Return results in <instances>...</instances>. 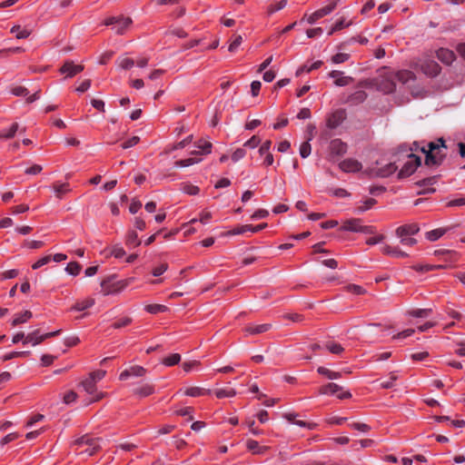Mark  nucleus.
Wrapping results in <instances>:
<instances>
[{"instance_id":"nucleus-59","label":"nucleus","mask_w":465,"mask_h":465,"mask_svg":"<svg viewBox=\"0 0 465 465\" xmlns=\"http://www.w3.org/2000/svg\"><path fill=\"white\" fill-rule=\"evenodd\" d=\"M51 260H52V256L51 255H45V256L40 258L39 260H37L32 265V269L33 270H37V269L41 268L42 266L49 263Z\"/></svg>"},{"instance_id":"nucleus-16","label":"nucleus","mask_w":465,"mask_h":465,"mask_svg":"<svg viewBox=\"0 0 465 465\" xmlns=\"http://www.w3.org/2000/svg\"><path fill=\"white\" fill-rule=\"evenodd\" d=\"M329 150L332 156H341L347 152V143L341 139H333L330 142Z\"/></svg>"},{"instance_id":"nucleus-52","label":"nucleus","mask_w":465,"mask_h":465,"mask_svg":"<svg viewBox=\"0 0 465 465\" xmlns=\"http://www.w3.org/2000/svg\"><path fill=\"white\" fill-rule=\"evenodd\" d=\"M286 5H287V0H281V1L277 2L275 5H269L267 12L269 15H272L273 13L283 9Z\"/></svg>"},{"instance_id":"nucleus-43","label":"nucleus","mask_w":465,"mask_h":465,"mask_svg":"<svg viewBox=\"0 0 465 465\" xmlns=\"http://www.w3.org/2000/svg\"><path fill=\"white\" fill-rule=\"evenodd\" d=\"M377 201L374 198H367L366 200L361 202V204L357 207L358 213H364L370 209H371Z\"/></svg>"},{"instance_id":"nucleus-27","label":"nucleus","mask_w":465,"mask_h":465,"mask_svg":"<svg viewBox=\"0 0 465 465\" xmlns=\"http://www.w3.org/2000/svg\"><path fill=\"white\" fill-rule=\"evenodd\" d=\"M246 447L253 454H262L269 449L267 446H261L259 442L254 440H248L246 441Z\"/></svg>"},{"instance_id":"nucleus-42","label":"nucleus","mask_w":465,"mask_h":465,"mask_svg":"<svg viewBox=\"0 0 465 465\" xmlns=\"http://www.w3.org/2000/svg\"><path fill=\"white\" fill-rule=\"evenodd\" d=\"M432 312V309H415L408 312V315L415 318H427Z\"/></svg>"},{"instance_id":"nucleus-45","label":"nucleus","mask_w":465,"mask_h":465,"mask_svg":"<svg viewBox=\"0 0 465 465\" xmlns=\"http://www.w3.org/2000/svg\"><path fill=\"white\" fill-rule=\"evenodd\" d=\"M181 190L183 193L189 195H196L200 192V188L189 183H183L181 184Z\"/></svg>"},{"instance_id":"nucleus-1","label":"nucleus","mask_w":465,"mask_h":465,"mask_svg":"<svg viewBox=\"0 0 465 465\" xmlns=\"http://www.w3.org/2000/svg\"><path fill=\"white\" fill-rule=\"evenodd\" d=\"M442 149H447L443 138H439L437 141L430 142L427 145L422 146L418 142H414L411 147V151H420L425 154V164L428 166L441 164L446 156V153H442Z\"/></svg>"},{"instance_id":"nucleus-39","label":"nucleus","mask_w":465,"mask_h":465,"mask_svg":"<svg viewBox=\"0 0 465 465\" xmlns=\"http://www.w3.org/2000/svg\"><path fill=\"white\" fill-rule=\"evenodd\" d=\"M317 371L319 374L321 375H323L325 377H327L329 380H337V379H340L341 377V372H338V371H331L325 367H319L317 369Z\"/></svg>"},{"instance_id":"nucleus-5","label":"nucleus","mask_w":465,"mask_h":465,"mask_svg":"<svg viewBox=\"0 0 465 465\" xmlns=\"http://www.w3.org/2000/svg\"><path fill=\"white\" fill-rule=\"evenodd\" d=\"M133 21L130 17L112 16L104 21L105 25H112V29L117 35H124L132 25Z\"/></svg>"},{"instance_id":"nucleus-12","label":"nucleus","mask_w":465,"mask_h":465,"mask_svg":"<svg viewBox=\"0 0 465 465\" xmlns=\"http://www.w3.org/2000/svg\"><path fill=\"white\" fill-rule=\"evenodd\" d=\"M339 168L344 173H358L361 170L362 164L356 159L347 158L339 163Z\"/></svg>"},{"instance_id":"nucleus-6","label":"nucleus","mask_w":465,"mask_h":465,"mask_svg":"<svg viewBox=\"0 0 465 465\" xmlns=\"http://www.w3.org/2000/svg\"><path fill=\"white\" fill-rule=\"evenodd\" d=\"M341 230L367 234H372L375 232V228L373 226L362 225L361 220L357 218L345 221L341 226Z\"/></svg>"},{"instance_id":"nucleus-35","label":"nucleus","mask_w":465,"mask_h":465,"mask_svg":"<svg viewBox=\"0 0 465 465\" xmlns=\"http://www.w3.org/2000/svg\"><path fill=\"white\" fill-rule=\"evenodd\" d=\"M53 190L58 199H62L64 194L70 192L69 183H54Z\"/></svg>"},{"instance_id":"nucleus-54","label":"nucleus","mask_w":465,"mask_h":465,"mask_svg":"<svg viewBox=\"0 0 465 465\" xmlns=\"http://www.w3.org/2000/svg\"><path fill=\"white\" fill-rule=\"evenodd\" d=\"M325 347L331 353L333 354H340L344 350L341 344L336 342H327Z\"/></svg>"},{"instance_id":"nucleus-38","label":"nucleus","mask_w":465,"mask_h":465,"mask_svg":"<svg viewBox=\"0 0 465 465\" xmlns=\"http://www.w3.org/2000/svg\"><path fill=\"white\" fill-rule=\"evenodd\" d=\"M446 231L447 230L443 228L434 229L427 232L425 236L426 239L429 240L430 242H435L440 237H442L445 234Z\"/></svg>"},{"instance_id":"nucleus-33","label":"nucleus","mask_w":465,"mask_h":465,"mask_svg":"<svg viewBox=\"0 0 465 465\" xmlns=\"http://www.w3.org/2000/svg\"><path fill=\"white\" fill-rule=\"evenodd\" d=\"M212 217H213V214L211 212H209L207 210H203L200 213L199 219H196V218L192 219L188 223L184 224L183 227H187L189 224L194 223L196 222H200L203 224H207L210 222V220L212 219Z\"/></svg>"},{"instance_id":"nucleus-14","label":"nucleus","mask_w":465,"mask_h":465,"mask_svg":"<svg viewBox=\"0 0 465 465\" xmlns=\"http://www.w3.org/2000/svg\"><path fill=\"white\" fill-rule=\"evenodd\" d=\"M345 119V113L343 110H337L330 114L326 119V125L330 129H335L341 124Z\"/></svg>"},{"instance_id":"nucleus-41","label":"nucleus","mask_w":465,"mask_h":465,"mask_svg":"<svg viewBox=\"0 0 465 465\" xmlns=\"http://www.w3.org/2000/svg\"><path fill=\"white\" fill-rule=\"evenodd\" d=\"M116 63H117L118 66L124 70L131 69L135 64L134 59L127 57V56L119 57L117 59Z\"/></svg>"},{"instance_id":"nucleus-21","label":"nucleus","mask_w":465,"mask_h":465,"mask_svg":"<svg viewBox=\"0 0 465 465\" xmlns=\"http://www.w3.org/2000/svg\"><path fill=\"white\" fill-rule=\"evenodd\" d=\"M394 78L403 84H407L416 80V75L410 70H400L393 74Z\"/></svg>"},{"instance_id":"nucleus-58","label":"nucleus","mask_w":465,"mask_h":465,"mask_svg":"<svg viewBox=\"0 0 465 465\" xmlns=\"http://www.w3.org/2000/svg\"><path fill=\"white\" fill-rule=\"evenodd\" d=\"M349 58H350L349 54L338 53L331 57V62L333 64H342V63L348 61Z\"/></svg>"},{"instance_id":"nucleus-62","label":"nucleus","mask_w":465,"mask_h":465,"mask_svg":"<svg viewBox=\"0 0 465 465\" xmlns=\"http://www.w3.org/2000/svg\"><path fill=\"white\" fill-rule=\"evenodd\" d=\"M259 401H262V404L266 407H272L279 400L278 399H267L266 395L260 393L257 395Z\"/></svg>"},{"instance_id":"nucleus-61","label":"nucleus","mask_w":465,"mask_h":465,"mask_svg":"<svg viewBox=\"0 0 465 465\" xmlns=\"http://www.w3.org/2000/svg\"><path fill=\"white\" fill-rule=\"evenodd\" d=\"M352 25V21L346 22L345 18L341 17L336 21L334 24V30L341 31L344 28H347Z\"/></svg>"},{"instance_id":"nucleus-49","label":"nucleus","mask_w":465,"mask_h":465,"mask_svg":"<svg viewBox=\"0 0 465 465\" xmlns=\"http://www.w3.org/2000/svg\"><path fill=\"white\" fill-rule=\"evenodd\" d=\"M30 354V351H11V352H8V353H5L3 357H2V361H10L12 359H15V358H18V357H26Z\"/></svg>"},{"instance_id":"nucleus-64","label":"nucleus","mask_w":465,"mask_h":465,"mask_svg":"<svg viewBox=\"0 0 465 465\" xmlns=\"http://www.w3.org/2000/svg\"><path fill=\"white\" fill-rule=\"evenodd\" d=\"M242 43V35H237L229 45L228 50L231 53H233L237 50V48L241 45Z\"/></svg>"},{"instance_id":"nucleus-47","label":"nucleus","mask_w":465,"mask_h":465,"mask_svg":"<svg viewBox=\"0 0 465 465\" xmlns=\"http://www.w3.org/2000/svg\"><path fill=\"white\" fill-rule=\"evenodd\" d=\"M442 267H443L442 265L416 264V265H412L411 269L416 272H425L440 269Z\"/></svg>"},{"instance_id":"nucleus-51","label":"nucleus","mask_w":465,"mask_h":465,"mask_svg":"<svg viewBox=\"0 0 465 465\" xmlns=\"http://www.w3.org/2000/svg\"><path fill=\"white\" fill-rule=\"evenodd\" d=\"M201 160H202L201 158L196 159L194 157H190L187 159L176 161L174 164L177 167H187V166H190V165H193L194 163L201 162Z\"/></svg>"},{"instance_id":"nucleus-36","label":"nucleus","mask_w":465,"mask_h":465,"mask_svg":"<svg viewBox=\"0 0 465 465\" xmlns=\"http://www.w3.org/2000/svg\"><path fill=\"white\" fill-rule=\"evenodd\" d=\"M367 98V94L363 90H358L355 91L353 94H351L349 98L348 102L351 104H361L365 101Z\"/></svg>"},{"instance_id":"nucleus-9","label":"nucleus","mask_w":465,"mask_h":465,"mask_svg":"<svg viewBox=\"0 0 465 465\" xmlns=\"http://www.w3.org/2000/svg\"><path fill=\"white\" fill-rule=\"evenodd\" d=\"M342 388L337 383H328L326 385L322 386L319 389V393L323 395H337V397L341 400L350 399L351 398V393L350 391H341Z\"/></svg>"},{"instance_id":"nucleus-29","label":"nucleus","mask_w":465,"mask_h":465,"mask_svg":"<svg viewBox=\"0 0 465 465\" xmlns=\"http://www.w3.org/2000/svg\"><path fill=\"white\" fill-rule=\"evenodd\" d=\"M19 130V124L17 123H13L8 128H5L0 130V138L3 139H11Z\"/></svg>"},{"instance_id":"nucleus-40","label":"nucleus","mask_w":465,"mask_h":465,"mask_svg":"<svg viewBox=\"0 0 465 465\" xmlns=\"http://www.w3.org/2000/svg\"><path fill=\"white\" fill-rule=\"evenodd\" d=\"M322 64V61L321 60H318L314 63H312L311 65H307V64H303L302 66H301L300 68H298V70L296 71V75L299 76L301 75L303 72H306V73H310L312 72V70H316L318 68H320Z\"/></svg>"},{"instance_id":"nucleus-22","label":"nucleus","mask_w":465,"mask_h":465,"mask_svg":"<svg viewBox=\"0 0 465 465\" xmlns=\"http://www.w3.org/2000/svg\"><path fill=\"white\" fill-rule=\"evenodd\" d=\"M438 59L446 64H450L455 60L456 55L453 51L448 48H440L437 51Z\"/></svg>"},{"instance_id":"nucleus-20","label":"nucleus","mask_w":465,"mask_h":465,"mask_svg":"<svg viewBox=\"0 0 465 465\" xmlns=\"http://www.w3.org/2000/svg\"><path fill=\"white\" fill-rule=\"evenodd\" d=\"M195 146H196V148L199 149V151H193L191 153L192 155H198V154L207 155V154L211 153L213 144L210 141H207L205 139H199L195 143Z\"/></svg>"},{"instance_id":"nucleus-15","label":"nucleus","mask_w":465,"mask_h":465,"mask_svg":"<svg viewBox=\"0 0 465 465\" xmlns=\"http://www.w3.org/2000/svg\"><path fill=\"white\" fill-rule=\"evenodd\" d=\"M394 80L395 78L393 74L383 76L378 84L379 89L384 94L393 93L396 89V84Z\"/></svg>"},{"instance_id":"nucleus-28","label":"nucleus","mask_w":465,"mask_h":465,"mask_svg":"<svg viewBox=\"0 0 465 465\" xmlns=\"http://www.w3.org/2000/svg\"><path fill=\"white\" fill-rule=\"evenodd\" d=\"M211 393L210 390H206L201 387H189L184 390V394L190 397H200L204 395H209Z\"/></svg>"},{"instance_id":"nucleus-25","label":"nucleus","mask_w":465,"mask_h":465,"mask_svg":"<svg viewBox=\"0 0 465 465\" xmlns=\"http://www.w3.org/2000/svg\"><path fill=\"white\" fill-rule=\"evenodd\" d=\"M43 342V337L40 333L39 330H35L34 331L28 333L24 340V344H32L33 346H36Z\"/></svg>"},{"instance_id":"nucleus-60","label":"nucleus","mask_w":465,"mask_h":465,"mask_svg":"<svg viewBox=\"0 0 465 465\" xmlns=\"http://www.w3.org/2000/svg\"><path fill=\"white\" fill-rule=\"evenodd\" d=\"M349 426L351 429L357 430L361 432H368L371 430V427L368 424L362 422H352L350 423Z\"/></svg>"},{"instance_id":"nucleus-50","label":"nucleus","mask_w":465,"mask_h":465,"mask_svg":"<svg viewBox=\"0 0 465 465\" xmlns=\"http://www.w3.org/2000/svg\"><path fill=\"white\" fill-rule=\"evenodd\" d=\"M82 266L76 262H71L65 267V271L68 274L76 276L80 273Z\"/></svg>"},{"instance_id":"nucleus-55","label":"nucleus","mask_w":465,"mask_h":465,"mask_svg":"<svg viewBox=\"0 0 465 465\" xmlns=\"http://www.w3.org/2000/svg\"><path fill=\"white\" fill-rule=\"evenodd\" d=\"M345 289L348 292H351V293H353L356 295H361L366 292L365 289L362 286L357 285V284H349L345 287Z\"/></svg>"},{"instance_id":"nucleus-48","label":"nucleus","mask_w":465,"mask_h":465,"mask_svg":"<svg viewBox=\"0 0 465 465\" xmlns=\"http://www.w3.org/2000/svg\"><path fill=\"white\" fill-rule=\"evenodd\" d=\"M181 361V355L179 353H173V354H170L169 356L165 357L163 360V363L165 365V366H174L176 364H178Z\"/></svg>"},{"instance_id":"nucleus-10","label":"nucleus","mask_w":465,"mask_h":465,"mask_svg":"<svg viewBox=\"0 0 465 465\" xmlns=\"http://www.w3.org/2000/svg\"><path fill=\"white\" fill-rule=\"evenodd\" d=\"M420 70L430 77H435L440 73V66L433 60H424L419 64Z\"/></svg>"},{"instance_id":"nucleus-57","label":"nucleus","mask_w":465,"mask_h":465,"mask_svg":"<svg viewBox=\"0 0 465 465\" xmlns=\"http://www.w3.org/2000/svg\"><path fill=\"white\" fill-rule=\"evenodd\" d=\"M312 147L309 141L303 142L300 146V155L306 158L311 154Z\"/></svg>"},{"instance_id":"nucleus-30","label":"nucleus","mask_w":465,"mask_h":465,"mask_svg":"<svg viewBox=\"0 0 465 465\" xmlns=\"http://www.w3.org/2000/svg\"><path fill=\"white\" fill-rule=\"evenodd\" d=\"M10 32H11L12 34H15V37H16L17 39H25V38H27V37L31 35V33H32V31H31L30 29H28V28H26V27H22V26H21V25H14V26L11 28Z\"/></svg>"},{"instance_id":"nucleus-37","label":"nucleus","mask_w":465,"mask_h":465,"mask_svg":"<svg viewBox=\"0 0 465 465\" xmlns=\"http://www.w3.org/2000/svg\"><path fill=\"white\" fill-rule=\"evenodd\" d=\"M108 254L114 257L115 259H121L125 256L126 252L123 246L120 244H114L111 246L108 250Z\"/></svg>"},{"instance_id":"nucleus-32","label":"nucleus","mask_w":465,"mask_h":465,"mask_svg":"<svg viewBox=\"0 0 465 465\" xmlns=\"http://www.w3.org/2000/svg\"><path fill=\"white\" fill-rule=\"evenodd\" d=\"M125 244L129 248H134L141 244V241L138 238V234L135 231H130L127 232L125 237Z\"/></svg>"},{"instance_id":"nucleus-4","label":"nucleus","mask_w":465,"mask_h":465,"mask_svg":"<svg viewBox=\"0 0 465 465\" xmlns=\"http://www.w3.org/2000/svg\"><path fill=\"white\" fill-rule=\"evenodd\" d=\"M340 0H330L326 5L316 10L311 15L305 14L301 19V23L306 21L310 25L315 24L319 19L331 14L337 7Z\"/></svg>"},{"instance_id":"nucleus-19","label":"nucleus","mask_w":465,"mask_h":465,"mask_svg":"<svg viewBox=\"0 0 465 465\" xmlns=\"http://www.w3.org/2000/svg\"><path fill=\"white\" fill-rule=\"evenodd\" d=\"M81 385L88 394L94 396L91 401H97L104 397L103 393L96 394V383L89 377L83 381Z\"/></svg>"},{"instance_id":"nucleus-17","label":"nucleus","mask_w":465,"mask_h":465,"mask_svg":"<svg viewBox=\"0 0 465 465\" xmlns=\"http://www.w3.org/2000/svg\"><path fill=\"white\" fill-rule=\"evenodd\" d=\"M420 232V226L416 223L403 224L396 229L397 236H413Z\"/></svg>"},{"instance_id":"nucleus-2","label":"nucleus","mask_w":465,"mask_h":465,"mask_svg":"<svg viewBox=\"0 0 465 465\" xmlns=\"http://www.w3.org/2000/svg\"><path fill=\"white\" fill-rule=\"evenodd\" d=\"M134 280V277L116 280L115 274L109 275L101 282V292L104 296L120 293L133 283Z\"/></svg>"},{"instance_id":"nucleus-34","label":"nucleus","mask_w":465,"mask_h":465,"mask_svg":"<svg viewBox=\"0 0 465 465\" xmlns=\"http://www.w3.org/2000/svg\"><path fill=\"white\" fill-rule=\"evenodd\" d=\"M154 392V387L153 384L146 383L134 390V393L140 397H147Z\"/></svg>"},{"instance_id":"nucleus-46","label":"nucleus","mask_w":465,"mask_h":465,"mask_svg":"<svg viewBox=\"0 0 465 465\" xmlns=\"http://www.w3.org/2000/svg\"><path fill=\"white\" fill-rule=\"evenodd\" d=\"M214 393H215V396L218 399L232 398V397H234L236 395V391L234 389H232V388L218 389V390H216L214 391Z\"/></svg>"},{"instance_id":"nucleus-7","label":"nucleus","mask_w":465,"mask_h":465,"mask_svg":"<svg viewBox=\"0 0 465 465\" xmlns=\"http://www.w3.org/2000/svg\"><path fill=\"white\" fill-rule=\"evenodd\" d=\"M420 163H421V159L420 156H418L414 153H410L408 155L407 162L403 164V166L400 170V172L398 173V177L400 179L409 177L416 171L418 166L420 165Z\"/></svg>"},{"instance_id":"nucleus-26","label":"nucleus","mask_w":465,"mask_h":465,"mask_svg":"<svg viewBox=\"0 0 465 465\" xmlns=\"http://www.w3.org/2000/svg\"><path fill=\"white\" fill-rule=\"evenodd\" d=\"M94 304V299L86 298L84 300L77 301L71 308V311L83 312L86 309L91 308Z\"/></svg>"},{"instance_id":"nucleus-56","label":"nucleus","mask_w":465,"mask_h":465,"mask_svg":"<svg viewBox=\"0 0 465 465\" xmlns=\"http://www.w3.org/2000/svg\"><path fill=\"white\" fill-rule=\"evenodd\" d=\"M132 322H133L132 318H130V317H124V318L116 321L115 322H114L112 327L114 329H120V328H123V327L130 325L132 323Z\"/></svg>"},{"instance_id":"nucleus-31","label":"nucleus","mask_w":465,"mask_h":465,"mask_svg":"<svg viewBox=\"0 0 465 465\" xmlns=\"http://www.w3.org/2000/svg\"><path fill=\"white\" fill-rule=\"evenodd\" d=\"M33 317V313L30 311H25L22 313H17L14 316L12 321L13 326H17L22 323H25Z\"/></svg>"},{"instance_id":"nucleus-53","label":"nucleus","mask_w":465,"mask_h":465,"mask_svg":"<svg viewBox=\"0 0 465 465\" xmlns=\"http://www.w3.org/2000/svg\"><path fill=\"white\" fill-rule=\"evenodd\" d=\"M398 376L395 372H391L390 377L387 381H383L381 382V387L382 389H391L394 386V382L397 381Z\"/></svg>"},{"instance_id":"nucleus-18","label":"nucleus","mask_w":465,"mask_h":465,"mask_svg":"<svg viewBox=\"0 0 465 465\" xmlns=\"http://www.w3.org/2000/svg\"><path fill=\"white\" fill-rule=\"evenodd\" d=\"M328 75L334 79V84L337 86H346L353 82L351 76H345L341 71L333 70Z\"/></svg>"},{"instance_id":"nucleus-8","label":"nucleus","mask_w":465,"mask_h":465,"mask_svg":"<svg viewBox=\"0 0 465 465\" xmlns=\"http://www.w3.org/2000/svg\"><path fill=\"white\" fill-rule=\"evenodd\" d=\"M381 163L377 161L376 165L369 168L368 174L372 177L386 178L394 173L398 167L394 163H389L380 167Z\"/></svg>"},{"instance_id":"nucleus-63","label":"nucleus","mask_w":465,"mask_h":465,"mask_svg":"<svg viewBox=\"0 0 465 465\" xmlns=\"http://www.w3.org/2000/svg\"><path fill=\"white\" fill-rule=\"evenodd\" d=\"M140 141V138L138 136H133L131 138H129L128 140L124 141L122 144H121V147L123 149H128V148H131L134 145H136Z\"/></svg>"},{"instance_id":"nucleus-44","label":"nucleus","mask_w":465,"mask_h":465,"mask_svg":"<svg viewBox=\"0 0 465 465\" xmlns=\"http://www.w3.org/2000/svg\"><path fill=\"white\" fill-rule=\"evenodd\" d=\"M145 312L151 314H157L160 312H165L168 311V308L163 304H148L144 307Z\"/></svg>"},{"instance_id":"nucleus-11","label":"nucleus","mask_w":465,"mask_h":465,"mask_svg":"<svg viewBox=\"0 0 465 465\" xmlns=\"http://www.w3.org/2000/svg\"><path fill=\"white\" fill-rule=\"evenodd\" d=\"M84 69L82 64H75L73 61L67 60L60 67L59 72L62 74H65V77L72 78Z\"/></svg>"},{"instance_id":"nucleus-24","label":"nucleus","mask_w":465,"mask_h":465,"mask_svg":"<svg viewBox=\"0 0 465 465\" xmlns=\"http://www.w3.org/2000/svg\"><path fill=\"white\" fill-rule=\"evenodd\" d=\"M272 324L270 323H262L258 325H248L245 327L244 331L247 334L256 335L260 333H263L271 330Z\"/></svg>"},{"instance_id":"nucleus-23","label":"nucleus","mask_w":465,"mask_h":465,"mask_svg":"<svg viewBox=\"0 0 465 465\" xmlns=\"http://www.w3.org/2000/svg\"><path fill=\"white\" fill-rule=\"evenodd\" d=\"M381 252L385 255H389L395 258H404L408 256V253L401 251L397 246H391L389 244H385L381 247Z\"/></svg>"},{"instance_id":"nucleus-3","label":"nucleus","mask_w":465,"mask_h":465,"mask_svg":"<svg viewBox=\"0 0 465 465\" xmlns=\"http://www.w3.org/2000/svg\"><path fill=\"white\" fill-rule=\"evenodd\" d=\"M99 440L98 438L84 435L74 441L76 451H78L79 454L93 456L100 450Z\"/></svg>"},{"instance_id":"nucleus-13","label":"nucleus","mask_w":465,"mask_h":465,"mask_svg":"<svg viewBox=\"0 0 465 465\" xmlns=\"http://www.w3.org/2000/svg\"><path fill=\"white\" fill-rule=\"evenodd\" d=\"M147 371L142 366L134 365L123 371L119 375V380L126 381L131 377H143L146 374Z\"/></svg>"}]
</instances>
